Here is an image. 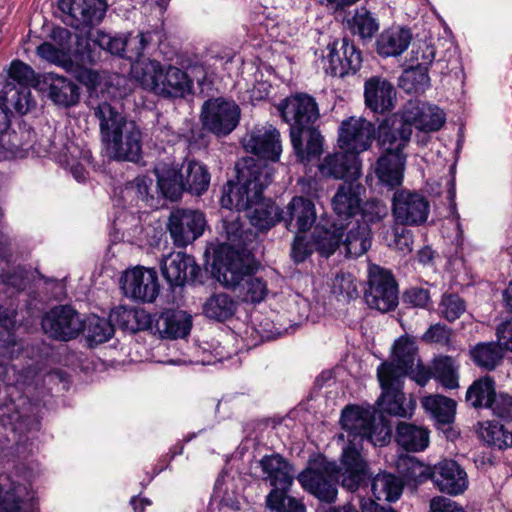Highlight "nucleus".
<instances>
[{"label":"nucleus","mask_w":512,"mask_h":512,"mask_svg":"<svg viewBox=\"0 0 512 512\" xmlns=\"http://www.w3.org/2000/svg\"><path fill=\"white\" fill-rule=\"evenodd\" d=\"M375 127L373 141L375 140L380 151L404 153L412 135V126L416 123V115L408 116L392 114L384 117Z\"/></svg>","instance_id":"4468645a"},{"label":"nucleus","mask_w":512,"mask_h":512,"mask_svg":"<svg viewBox=\"0 0 512 512\" xmlns=\"http://www.w3.org/2000/svg\"><path fill=\"white\" fill-rule=\"evenodd\" d=\"M0 284L11 290V294H19L29 284V271L25 266L18 265L12 271L0 274Z\"/></svg>","instance_id":"09e8293b"},{"label":"nucleus","mask_w":512,"mask_h":512,"mask_svg":"<svg viewBox=\"0 0 512 512\" xmlns=\"http://www.w3.org/2000/svg\"><path fill=\"white\" fill-rule=\"evenodd\" d=\"M100 60V49L95 38L77 37L75 47L69 54V61L77 67L93 66Z\"/></svg>","instance_id":"37998d69"},{"label":"nucleus","mask_w":512,"mask_h":512,"mask_svg":"<svg viewBox=\"0 0 512 512\" xmlns=\"http://www.w3.org/2000/svg\"><path fill=\"white\" fill-rule=\"evenodd\" d=\"M430 512H465L457 502L443 496H435L430 500Z\"/></svg>","instance_id":"680f3d73"},{"label":"nucleus","mask_w":512,"mask_h":512,"mask_svg":"<svg viewBox=\"0 0 512 512\" xmlns=\"http://www.w3.org/2000/svg\"><path fill=\"white\" fill-rule=\"evenodd\" d=\"M501 348L495 342L478 343L470 350V356L477 366L494 370L503 359Z\"/></svg>","instance_id":"c03bdc74"},{"label":"nucleus","mask_w":512,"mask_h":512,"mask_svg":"<svg viewBox=\"0 0 512 512\" xmlns=\"http://www.w3.org/2000/svg\"><path fill=\"white\" fill-rule=\"evenodd\" d=\"M0 104L11 115L13 111L19 115H25L36 103L28 87L7 84L0 92Z\"/></svg>","instance_id":"f704fd0d"},{"label":"nucleus","mask_w":512,"mask_h":512,"mask_svg":"<svg viewBox=\"0 0 512 512\" xmlns=\"http://www.w3.org/2000/svg\"><path fill=\"white\" fill-rule=\"evenodd\" d=\"M206 225L203 212L182 208L170 213L167 229L174 245L184 248L203 235Z\"/></svg>","instance_id":"aec40b11"},{"label":"nucleus","mask_w":512,"mask_h":512,"mask_svg":"<svg viewBox=\"0 0 512 512\" xmlns=\"http://www.w3.org/2000/svg\"><path fill=\"white\" fill-rule=\"evenodd\" d=\"M496 336L498 344L503 349L512 351V318L498 325Z\"/></svg>","instance_id":"e2e57ef3"},{"label":"nucleus","mask_w":512,"mask_h":512,"mask_svg":"<svg viewBox=\"0 0 512 512\" xmlns=\"http://www.w3.org/2000/svg\"><path fill=\"white\" fill-rule=\"evenodd\" d=\"M186 194L201 197L210 187L211 173L206 164L195 158L185 157L179 164Z\"/></svg>","instance_id":"2f4dec72"},{"label":"nucleus","mask_w":512,"mask_h":512,"mask_svg":"<svg viewBox=\"0 0 512 512\" xmlns=\"http://www.w3.org/2000/svg\"><path fill=\"white\" fill-rule=\"evenodd\" d=\"M42 84L48 99L58 107L71 108L80 101L81 89L71 78L49 72L44 74Z\"/></svg>","instance_id":"cd10ccee"},{"label":"nucleus","mask_w":512,"mask_h":512,"mask_svg":"<svg viewBox=\"0 0 512 512\" xmlns=\"http://www.w3.org/2000/svg\"><path fill=\"white\" fill-rule=\"evenodd\" d=\"M106 156L118 162L138 163L142 159V131L135 121L107 101L93 109Z\"/></svg>","instance_id":"6e6552de"},{"label":"nucleus","mask_w":512,"mask_h":512,"mask_svg":"<svg viewBox=\"0 0 512 512\" xmlns=\"http://www.w3.org/2000/svg\"><path fill=\"white\" fill-rule=\"evenodd\" d=\"M241 109L231 98L212 97L204 101L200 121L217 138L230 135L239 125Z\"/></svg>","instance_id":"f8f14e48"},{"label":"nucleus","mask_w":512,"mask_h":512,"mask_svg":"<svg viewBox=\"0 0 512 512\" xmlns=\"http://www.w3.org/2000/svg\"><path fill=\"white\" fill-rule=\"evenodd\" d=\"M284 227L295 232V235L306 234L317 223L316 206L312 199L305 196H294L282 209Z\"/></svg>","instance_id":"b1692460"},{"label":"nucleus","mask_w":512,"mask_h":512,"mask_svg":"<svg viewBox=\"0 0 512 512\" xmlns=\"http://www.w3.org/2000/svg\"><path fill=\"white\" fill-rule=\"evenodd\" d=\"M132 41V39L124 35H112L102 30H98L95 35V43L98 45L100 51L103 50L111 55L125 59H128V56H130L131 51L129 47Z\"/></svg>","instance_id":"a18cd8bd"},{"label":"nucleus","mask_w":512,"mask_h":512,"mask_svg":"<svg viewBox=\"0 0 512 512\" xmlns=\"http://www.w3.org/2000/svg\"><path fill=\"white\" fill-rule=\"evenodd\" d=\"M8 76L21 87H28L35 79V71L30 65L19 59H14L10 63Z\"/></svg>","instance_id":"864d4df0"},{"label":"nucleus","mask_w":512,"mask_h":512,"mask_svg":"<svg viewBox=\"0 0 512 512\" xmlns=\"http://www.w3.org/2000/svg\"><path fill=\"white\" fill-rule=\"evenodd\" d=\"M487 408L497 418L506 422L512 421V397L510 395L504 393L496 394Z\"/></svg>","instance_id":"5fc2aeb1"},{"label":"nucleus","mask_w":512,"mask_h":512,"mask_svg":"<svg viewBox=\"0 0 512 512\" xmlns=\"http://www.w3.org/2000/svg\"><path fill=\"white\" fill-rule=\"evenodd\" d=\"M106 0H59L58 8L68 14L75 28H91L98 25L107 11Z\"/></svg>","instance_id":"393cba45"},{"label":"nucleus","mask_w":512,"mask_h":512,"mask_svg":"<svg viewBox=\"0 0 512 512\" xmlns=\"http://www.w3.org/2000/svg\"><path fill=\"white\" fill-rule=\"evenodd\" d=\"M376 409L367 405L349 404L344 407L340 416L342 429L348 432V440L357 445L364 439L373 440L374 437L381 445L389 443L392 437V425L385 415H380V423L376 424Z\"/></svg>","instance_id":"9d476101"},{"label":"nucleus","mask_w":512,"mask_h":512,"mask_svg":"<svg viewBox=\"0 0 512 512\" xmlns=\"http://www.w3.org/2000/svg\"><path fill=\"white\" fill-rule=\"evenodd\" d=\"M192 318L182 310L164 309L154 313L153 334L161 339H183L190 334Z\"/></svg>","instance_id":"a878e982"},{"label":"nucleus","mask_w":512,"mask_h":512,"mask_svg":"<svg viewBox=\"0 0 512 512\" xmlns=\"http://www.w3.org/2000/svg\"><path fill=\"white\" fill-rule=\"evenodd\" d=\"M84 328L82 332L90 347L107 342L115 332L113 320L92 316L87 321H83Z\"/></svg>","instance_id":"58836bf2"},{"label":"nucleus","mask_w":512,"mask_h":512,"mask_svg":"<svg viewBox=\"0 0 512 512\" xmlns=\"http://www.w3.org/2000/svg\"><path fill=\"white\" fill-rule=\"evenodd\" d=\"M328 65L325 72L332 77L344 79L356 75L362 68L363 54L348 37L335 39L327 45Z\"/></svg>","instance_id":"f3484780"},{"label":"nucleus","mask_w":512,"mask_h":512,"mask_svg":"<svg viewBox=\"0 0 512 512\" xmlns=\"http://www.w3.org/2000/svg\"><path fill=\"white\" fill-rule=\"evenodd\" d=\"M392 212L395 218V245L402 252H411L414 235L408 227L416 226V191L397 190L392 199Z\"/></svg>","instance_id":"2eb2a0df"},{"label":"nucleus","mask_w":512,"mask_h":512,"mask_svg":"<svg viewBox=\"0 0 512 512\" xmlns=\"http://www.w3.org/2000/svg\"><path fill=\"white\" fill-rule=\"evenodd\" d=\"M159 193L171 202L179 201L185 192L179 163H162L154 169Z\"/></svg>","instance_id":"473e14b6"},{"label":"nucleus","mask_w":512,"mask_h":512,"mask_svg":"<svg viewBox=\"0 0 512 512\" xmlns=\"http://www.w3.org/2000/svg\"><path fill=\"white\" fill-rule=\"evenodd\" d=\"M338 465L326 462L321 468L308 467L298 475V481L305 491L321 502L332 503L338 494Z\"/></svg>","instance_id":"6ab92c4d"},{"label":"nucleus","mask_w":512,"mask_h":512,"mask_svg":"<svg viewBox=\"0 0 512 512\" xmlns=\"http://www.w3.org/2000/svg\"><path fill=\"white\" fill-rule=\"evenodd\" d=\"M415 356L416 338L404 334L394 341L390 359L382 361L377 367L381 394L376 405L380 415L388 414L402 418L412 416L416 400L411 394L409 406H405L406 396L403 389L407 377L416 381V371L413 370Z\"/></svg>","instance_id":"7ed1b4c3"},{"label":"nucleus","mask_w":512,"mask_h":512,"mask_svg":"<svg viewBox=\"0 0 512 512\" xmlns=\"http://www.w3.org/2000/svg\"><path fill=\"white\" fill-rule=\"evenodd\" d=\"M445 122L446 114L437 105L424 103L418 107V130L435 132L440 130Z\"/></svg>","instance_id":"49530a36"},{"label":"nucleus","mask_w":512,"mask_h":512,"mask_svg":"<svg viewBox=\"0 0 512 512\" xmlns=\"http://www.w3.org/2000/svg\"><path fill=\"white\" fill-rule=\"evenodd\" d=\"M452 331L444 324H434L422 335V340L427 343H435L442 346L450 343Z\"/></svg>","instance_id":"6e6d98bb"},{"label":"nucleus","mask_w":512,"mask_h":512,"mask_svg":"<svg viewBox=\"0 0 512 512\" xmlns=\"http://www.w3.org/2000/svg\"><path fill=\"white\" fill-rule=\"evenodd\" d=\"M364 299L371 309L386 313L398 305V285L391 271L375 266L370 270Z\"/></svg>","instance_id":"a211bd4d"},{"label":"nucleus","mask_w":512,"mask_h":512,"mask_svg":"<svg viewBox=\"0 0 512 512\" xmlns=\"http://www.w3.org/2000/svg\"><path fill=\"white\" fill-rule=\"evenodd\" d=\"M375 124L366 119L350 117L341 122L338 130L340 152L327 154L319 165L321 175L327 178L357 181L361 175L359 154L373 143Z\"/></svg>","instance_id":"39448f33"},{"label":"nucleus","mask_w":512,"mask_h":512,"mask_svg":"<svg viewBox=\"0 0 512 512\" xmlns=\"http://www.w3.org/2000/svg\"><path fill=\"white\" fill-rule=\"evenodd\" d=\"M265 480L269 481L272 490L289 491L293 484V465L279 453L266 454L259 461Z\"/></svg>","instance_id":"c85d7f7f"},{"label":"nucleus","mask_w":512,"mask_h":512,"mask_svg":"<svg viewBox=\"0 0 512 512\" xmlns=\"http://www.w3.org/2000/svg\"><path fill=\"white\" fill-rule=\"evenodd\" d=\"M277 110L289 125L297 162L308 165L318 161L324 152V136L317 125L320 110L315 97L306 92L291 94L280 101Z\"/></svg>","instance_id":"20e7f679"},{"label":"nucleus","mask_w":512,"mask_h":512,"mask_svg":"<svg viewBox=\"0 0 512 512\" xmlns=\"http://www.w3.org/2000/svg\"><path fill=\"white\" fill-rule=\"evenodd\" d=\"M153 317L154 313H148L144 309L127 308L124 306H119L110 314L114 325L130 334L145 330L152 332Z\"/></svg>","instance_id":"72a5a7b5"},{"label":"nucleus","mask_w":512,"mask_h":512,"mask_svg":"<svg viewBox=\"0 0 512 512\" xmlns=\"http://www.w3.org/2000/svg\"><path fill=\"white\" fill-rule=\"evenodd\" d=\"M208 128L203 124H193L187 131L185 138L193 149L207 148L210 143Z\"/></svg>","instance_id":"4d7b16f0"},{"label":"nucleus","mask_w":512,"mask_h":512,"mask_svg":"<svg viewBox=\"0 0 512 512\" xmlns=\"http://www.w3.org/2000/svg\"><path fill=\"white\" fill-rule=\"evenodd\" d=\"M338 469L339 484L347 491L355 492L369 486L373 472L353 440H348L343 448Z\"/></svg>","instance_id":"dca6fc26"},{"label":"nucleus","mask_w":512,"mask_h":512,"mask_svg":"<svg viewBox=\"0 0 512 512\" xmlns=\"http://www.w3.org/2000/svg\"><path fill=\"white\" fill-rule=\"evenodd\" d=\"M350 230L341 222L333 218L321 217L320 220L306 234L294 235L291 243L290 257L295 264H302L314 253L318 259L328 260L342 245L349 253L354 250L355 255L361 248L362 235H368V230L359 233V226L355 224Z\"/></svg>","instance_id":"423d86ee"},{"label":"nucleus","mask_w":512,"mask_h":512,"mask_svg":"<svg viewBox=\"0 0 512 512\" xmlns=\"http://www.w3.org/2000/svg\"><path fill=\"white\" fill-rule=\"evenodd\" d=\"M124 295L134 301L152 303L160 291L158 274L154 268L136 267L121 278Z\"/></svg>","instance_id":"5701e85b"},{"label":"nucleus","mask_w":512,"mask_h":512,"mask_svg":"<svg viewBox=\"0 0 512 512\" xmlns=\"http://www.w3.org/2000/svg\"><path fill=\"white\" fill-rule=\"evenodd\" d=\"M223 229L226 241L206 248L204 269L193 256L177 253L163 261L164 279L174 289L186 283L203 285L211 277L232 289L245 303L262 302L268 294V286L262 277L255 275L260 266L253 254L257 233L239 218L223 220Z\"/></svg>","instance_id":"f257e3e1"},{"label":"nucleus","mask_w":512,"mask_h":512,"mask_svg":"<svg viewBox=\"0 0 512 512\" xmlns=\"http://www.w3.org/2000/svg\"><path fill=\"white\" fill-rule=\"evenodd\" d=\"M21 499L14 494L0 496V512H20Z\"/></svg>","instance_id":"338daca9"},{"label":"nucleus","mask_w":512,"mask_h":512,"mask_svg":"<svg viewBox=\"0 0 512 512\" xmlns=\"http://www.w3.org/2000/svg\"><path fill=\"white\" fill-rule=\"evenodd\" d=\"M398 85L407 93L416 92V66L411 65L399 77Z\"/></svg>","instance_id":"69168bd1"},{"label":"nucleus","mask_w":512,"mask_h":512,"mask_svg":"<svg viewBox=\"0 0 512 512\" xmlns=\"http://www.w3.org/2000/svg\"><path fill=\"white\" fill-rule=\"evenodd\" d=\"M244 149L255 155L256 162L271 170L266 162L276 163L280 160L282 153L280 132L270 125L268 128H254L243 141Z\"/></svg>","instance_id":"412c9836"},{"label":"nucleus","mask_w":512,"mask_h":512,"mask_svg":"<svg viewBox=\"0 0 512 512\" xmlns=\"http://www.w3.org/2000/svg\"><path fill=\"white\" fill-rule=\"evenodd\" d=\"M42 327L51 338L69 341L79 336L84 328L79 313L70 305L52 308L42 320Z\"/></svg>","instance_id":"4be33fe9"},{"label":"nucleus","mask_w":512,"mask_h":512,"mask_svg":"<svg viewBox=\"0 0 512 512\" xmlns=\"http://www.w3.org/2000/svg\"><path fill=\"white\" fill-rule=\"evenodd\" d=\"M364 98L366 107L374 114L391 112L396 104V89L385 78L373 76L365 81Z\"/></svg>","instance_id":"bb28decb"},{"label":"nucleus","mask_w":512,"mask_h":512,"mask_svg":"<svg viewBox=\"0 0 512 512\" xmlns=\"http://www.w3.org/2000/svg\"><path fill=\"white\" fill-rule=\"evenodd\" d=\"M136 39H138V45L135 48L130 49L131 53L130 56H128V60L133 62L132 64L143 62L145 60H140V58L143 56L144 51L146 50V48L149 46L153 39L152 32H140L135 38V40Z\"/></svg>","instance_id":"052dcab7"},{"label":"nucleus","mask_w":512,"mask_h":512,"mask_svg":"<svg viewBox=\"0 0 512 512\" xmlns=\"http://www.w3.org/2000/svg\"><path fill=\"white\" fill-rule=\"evenodd\" d=\"M466 310L464 300L457 294H444L439 304V312L449 322L458 319Z\"/></svg>","instance_id":"3c124183"},{"label":"nucleus","mask_w":512,"mask_h":512,"mask_svg":"<svg viewBox=\"0 0 512 512\" xmlns=\"http://www.w3.org/2000/svg\"><path fill=\"white\" fill-rule=\"evenodd\" d=\"M347 25L351 33L358 36L363 44L370 42L379 30L378 19L366 7L356 9Z\"/></svg>","instance_id":"4c0bfd02"},{"label":"nucleus","mask_w":512,"mask_h":512,"mask_svg":"<svg viewBox=\"0 0 512 512\" xmlns=\"http://www.w3.org/2000/svg\"><path fill=\"white\" fill-rule=\"evenodd\" d=\"M413 39L412 30L406 26L392 25L376 38L375 51L382 58L402 55Z\"/></svg>","instance_id":"c756f323"},{"label":"nucleus","mask_w":512,"mask_h":512,"mask_svg":"<svg viewBox=\"0 0 512 512\" xmlns=\"http://www.w3.org/2000/svg\"><path fill=\"white\" fill-rule=\"evenodd\" d=\"M418 48L421 49L422 62L418 63V92L425 91L431 85L430 77L428 76V66L431 65L435 59V47L431 43L423 42Z\"/></svg>","instance_id":"8fccbe9b"},{"label":"nucleus","mask_w":512,"mask_h":512,"mask_svg":"<svg viewBox=\"0 0 512 512\" xmlns=\"http://www.w3.org/2000/svg\"><path fill=\"white\" fill-rule=\"evenodd\" d=\"M288 491L271 490L266 497L267 507L275 512H306V506Z\"/></svg>","instance_id":"de8ad7c7"},{"label":"nucleus","mask_w":512,"mask_h":512,"mask_svg":"<svg viewBox=\"0 0 512 512\" xmlns=\"http://www.w3.org/2000/svg\"><path fill=\"white\" fill-rule=\"evenodd\" d=\"M380 152L375 164V175L382 185L393 190L403 183L407 155L391 151Z\"/></svg>","instance_id":"7c9ffc66"},{"label":"nucleus","mask_w":512,"mask_h":512,"mask_svg":"<svg viewBox=\"0 0 512 512\" xmlns=\"http://www.w3.org/2000/svg\"><path fill=\"white\" fill-rule=\"evenodd\" d=\"M365 187L357 181H346L339 185L332 198L331 206L334 213L332 217L339 223H343L349 230L359 226V233L368 230V235H362L361 248L356 253L365 254L372 244V226L379 224L388 215L386 204L377 199L363 202L362 196Z\"/></svg>","instance_id":"0eeeda50"},{"label":"nucleus","mask_w":512,"mask_h":512,"mask_svg":"<svg viewBox=\"0 0 512 512\" xmlns=\"http://www.w3.org/2000/svg\"><path fill=\"white\" fill-rule=\"evenodd\" d=\"M396 468L401 477L387 471H380L376 475L372 473L369 485L375 501L396 502L403 493L405 483L412 489L416 487V456L400 454Z\"/></svg>","instance_id":"9b49d317"},{"label":"nucleus","mask_w":512,"mask_h":512,"mask_svg":"<svg viewBox=\"0 0 512 512\" xmlns=\"http://www.w3.org/2000/svg\"><path fill=\"white\" fill-rule=\"evenodd\" d=\"M433 378L446 389L459 387L458 365L450 356H438L432 361Z\"/></svg>","instance_id":"79ce46f5"},{"label":"nucleus","mask_w":512,"mask_h":512,"mask_svg":"<svg viewBox=\"0 0 512 512\" xmlns=\"http://www.w3.org/2000/svg\"><path fill=\"white\" fill-rule=\"evenodd\" d=\"M122 198L127 201L128 197H131L130 204L137 205L139 200H144L146 195L148 194V186L144 183V181H137L136 183H131L125 187L122 191Z\"/></svg>","instance_id":"bf43d9fd"},{"label":"nucleus","mask_w":512,"mask_h":512,"mask_svg":"<svg viewBox=\"0 0 512 512\" xmlns=\"http://www.w3.org/2000/svg\"><path fill=\"white\" fill-rule=\"evenodd\" d=\"M478 437L488 446L505 449L512 446V432L504 429L494 421H483L478 423Z\"/></svg>","instance_id":"ea45409f"},{"label":"nucleus","mask_w":512,"mask_h":512,"mask_svg":"<svg viewBox=\"0 0 512 512\" xmlns=\"http://www.w3.org/2000/svg\"><path fill=\"white\" fill-rule=\"evenodd\" d=\"M238 302L227 293L212 294L203 305V314L214 321L225 322L236 313Z\"/></svg>","instance_id":"e433bc0d"},{"label":"nucleus","mask_w":512,"mask_h":512,"mask_svg":"<svg viewBox=\"0 0 512 512\" xmlns=\"http://www.w3.org/2000/svg\"><path fill=\"white\" fill-rule=\"evenodd\" d=\"M236 180H228L223 186L221 204L229 209L252 212L250 224L260 232H266L282 223V209L271 198L264 197V190L272 182L270 169L256 162L253 157L243 158L235 165Z\"/></svg>","instance_id":"f03ea898"},{"label":"nucleus","mask_w":512,"mask_h":512,"mask_svg":"<svg viewBox=\"0 0 512 512\" xmlns=\"http://www.w3.org/2000/svg\"><path fill=\"white\" fill-rule=\"evenodd\" d=\"M395 441L408 453L416 452V424L400 422L396 427Z\"/></svg>","instance_id":"603ef678"},{"label":"nucleus","mask_w":512,"mask_h":512,"mask_svg":"<svg viewBox=\"0 0 512 512\" xmlns=\"http://www.w3.org/2000/svg\"><path fill=\"white\" fill-rule=\"evenodd\" d=\"M496 396L495 382L485 376L474 381L466 392V401L474 408H487Z\"/></svg>","instance_id":"a19ab883"},{"label":"nucleus","mask_w":512,"mask_h":512,"mask_svg":"<svg viewBox=\"0 0 512 512\" xmlns=\"http://www.w3.org/2000/svg\"><path fill=\"white\" fill-rule=\"evenodd\" d=\"M423 409L431 415L440 427L454 422L456 402L442 395H429L421 399Z\"/></svg>","instance_id":"c9c22d12"},{"label":"nucleus","mask_w":512,"mask_h":512,"mask_svg":"<svg viewBox=\"0 0 512 512\" xmlns=\"http://www.w3.org/2000/svg\"><path fill=\"white\" fill-rule=\"evenodd\" d=\"M37 55L51 63L60 62L61 55H64L63 51L57 48L54 44L50 42L41 43L36 49Z\"/></svg>","instance_id":"0e129e2a"},{"label":"nucleus","mask_w":512,"mask_h":512,"mask_svg":"<svg viewBox=\"0 0 512 512\" xmlns=\"http://www.w3.org/2000/svg\"><path fill=\"white\" fill-rule=\"evenodd\" d=\"M131 74L143 87L163 98H183L193 92V80L185 70L156 59L132 64Z\"/></svg>","instance_id":"1a4fd4ad"},{"label":"nucleus","mask_w":512,"mask_h":512,"mask_svg":"<svg viewBox=\"0 0 512 512\" xmlns=\"http://www.w3.org/2000/svg\"><path fill=\"white\" fill-rule=\"evenodd\" d=\"M431 480L442 493L450 496L462 495L469 486L468 475L456 461L445 459L434 466L418 460V483Z\"/></svg>","instance_id":"ddd939ff"},{"label":"nucleus","mask_w":512,"mask_h":512,"mask_svg":"<svg viewBox=\"0 0 512 512\" xmlns=\"http://www.w3.org/2000/svg\"><path fill=\"white\" fill-rule=\"evenodd\" d=\"M5 143H1L3 148L10 151L11 153L18 155L22 152L28 151L30 148H32V145L28 142H23L19 134L16 131H9L6 130L5 135Z\"/></svg>","instance_id":"13d9d810"},{"label":"nucleus","mask_w":512,"mask_h":512,"mask_svg":"<svg viewBox=\"0 0 512 512\" xmlns=\"http://www.w3.org/2000/svg\"><path fill=\"white\" fill-rule=\"evenodd\" d=\"M360 509L363 512H398L392 507L381 505L371 498H361Z\"/></svg>","instance_id":"774afa93"}]
</instances>
